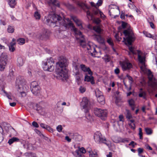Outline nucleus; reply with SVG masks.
<instances>
[{
	"label": "nucleus",
	"mask_w": 157,
	"mask_h": 157,
	"mask_svg": "<svg viewBox=\"0 0 157 157\" xmlns=\"http://www.w3.org/2000/svg\"><path fill=\"white\" fill-rule=\"evenodd\" d=\"M62 19V17L59 15L53 14L52 15H49L47 17H45L44 21L45 23L49 25L50 26L54 27L58 26V25H60L64 26L66 30L67 29L68 26H69L71 28V26L69 25H67V28L64 25L65 23L69 24L70 22L72 23L71 21H70V20L69 18H67L66 20L67 21L69 22V23H67L64 20L62 21V22H61V21Z\"/></svg>",
	"instance_id": "1"
},
{
	"label": "nucleus",
	"mask_w": 157,
	"mask_h": 157,
	"mask_svg": "<svg viewBox=\"0 0 157 157\" xmlns=\"http://www.w3.org/2000/svg\"><path fill=\"white\" fill-rule=\"evenodd\" d=\"M140 69L144 72H147L148 76V87L147 88L149 93H153L157 87V79L154 77L153 75L150 70H147L145 67V65L140 67Z\"/></svg>",
	"instance_id": "2"
},
{
	"label": "nucleus",
	"mask_w": 157,
	"mask_h": 157,
	"mask_svg": "<svg viewBox=\"0 0 157 157\" xmlns=\"http://www.w3.org/2000/svg\"><path fill=\"white\" fill-rule=\"evenodd\" d=\"M123 33L125 37V38H123L124 40L126 41L125 44L129 46H128L129 49L132 54H136L137 53V51L134 50L133 48L130 46L132 44V42L135 39L132 31L130 29H127L124 30Z\"/></svg>",
	"instance_id": "3"
},
{
	"label": "nucleus",
	"mask_w": 157,
	"mask_h": 157,
	"mask_svg": "<svg viewBox=\"0 0 157 157\" xmlns=\"http://www.w3.org/2000/svg\"><path fill=\"white\" fill-rule=\"evenodd\" d=\"M68 25L71 26V30H73L75 34L78 35L81 38H82V40H80L79 42L80 45L83 48H87V44H86L85 43L84 38V36L82 35V33L80 31H78V29L75 27L74 24L71 22L69 24L65 23L64 24V25L67 28Z\"/></svg>",
	"instance_id": "4"
},
{
	"label": "nucleus",
	"mask_w": 157,
	"mask_h": 157,
	"mask_svg": "<svg viewBox=\"0 0 157 157\" xmlns=\"http://www.w3.org/2000/svg\"><path fill=\"white\" fill-rule=\"evenodd\" d=\"M93 30L98 33V34H94L93 35V37L94 39L100 44H103L105 42V40L101 35L102 30L97 25L94 26Z\"/></svg>",
	"instance_id": "5"
},
{
	"label": "nucleus",
	"mask_w": 157,
	"mask_h": 157,
	"mask_svg": "<svg viewBox=\"0 0 157 157\" xmlns=\"http://www.w3.org/2000/svg\"><path fill=\"white\" fill-rule=\"evenodd\" d=\"M81 105L84 109V111L86 113V118L87 119H90L91 117L88 113L89 110L90 108V103L87 98L84 97L83 98Z\"/></svg>",
	"instance_id": "6"
},
{
	"label": "nucleus",
	"mask_w": 157,
	"mask_h": 157,
	"mask_svg": "<svg viewBox=\"0 0 157 157\" xmlns=\"http://www.w3.org/2000/svg\"><path fill=\"white\" fill-rule=\"evenodd\" d=\"M94 113L96 116L103 120H105L107 115V112L106 110L102 109L97 108H94Z\"/></svg>",
	"instance_id": "7"
},
{
	"label": "nucleus",
	"mask_w": 157,
	"mask_h": 157,
	"mask_svg": "<svg viewBox=\"0 0 157 157\" xmlns=\"http://www.w3.org/2000/svg\"><path fill=\"white\" fill-rule=\"evenodd\" d=\"M94 139L95 142L98 143H104L107 146H109V144L105 142L106 141L105 138L103 137L101 134L99 132H96L94 135Z\"/></svg>",
	"instance_id": "8"
},
{
	"label": "nucleus",
	"mask_w": 157,
	"mask_h": 157,
	"mask_svg": "<svg viewBox=\"0 0 157 157\" xmlns=\"http://www.w3.org/2000/svg\"><path fill=\"white\" fill-rule=\"evenodd\" d=\"M57 78L62 81L66 80L68 78L67 71L66 69H61L57 72Z\"/></svg>",
	"instance_id": "9"
},
{
	"label": "nucleus",
	"mask_w": 157,
	"mask_h": 157,
	"mask_svg": "<svg viewBox=\"0 0 157 157\" xmlns=\"http://www.w3.org/2000/svg\"><path fill=\"white\" fill-rule=\"evenodd\" d=\"M56 64L57 67H59L61 69H66V67L68 64L67 60L65 57L60 56L59 58V61Z\"/></svg>",
	"instance_id": "10"
},
{
	"label": "nucleus",
	"mask_w": 157,
	"mask_h": 157,
	"mask_svg": "<svg viewBox=\"0 0 157 157\" xmlns=\"http://www.w3.org/2000/svg\"><path fill=\"white\" fill-rule=\"evenodd\" d=\"M87 49L89 52L90 53L91 55L94 57H96L97 52L95 50V46L92 44L89 43L87 45Z\"/></svg>",
	"instance_id": "11"
},
{
	"label": "nucleus",
	"mask_w": 157,
	"mask_h": 157,
	"mask_svg": "<svg viewBox=\"0 0 157 157\" xmlns=\"http://www.w3.org/2000/svg\"><path fill=\"white\" fill-rule=\"evenodd\" d=\"M138 59L139 62L141 63L143 65H145V56L140 51L137 50Z\"/></svg>",
	"instance_id": "12"
},
{
	"label": "nucleus",
	"mask_w": 157,
	"mask_h": 157,
	"mask_svg": "<svg viewBox=\"0 0 157 157\" xmlns=\"http://www.w3.org/2000/svg\"><path fill=\"white\" fill-rule=\"evenodd\" d=\"M80 68L82 71L85 73L88 72L90 75H92L93 73L89 67H86L85 65L81 64L80 65Z\"/></svg>",
	"instance_id": "13"
},
{
	"label": "nucleus",
	"mask_w": 157,
	"mask_h": 157,
	"mask_svg": "<svg viewBox=\"0 0 157 157\" xmlns=\"http://www.w3.org/2000/svg\"><path fill=\"white\" fill-rule=\"evenodd\" d=\"M122 69L124 71L132 67V65L130 63L124 62L121 63Z\"/></svg>",
	"instance_id": "14"
},
{
	"label": "nucleus",
	"mask_w": 157,
	"mask_h": 157,
	"mask_svg": "<svg viewBox=\"0 0 157 157\" xmlns=\"http://www.w3.org/2000/svg\"><path fill=\"white\" fill-rule=\"evenodd\" d=\"M71 18L75 22L77 26L79 27L80 29H83L82 25V23L80 20L78 19L75 16L71 17Z\"/></svg>",
	"instance_id": "15"
},
{
	"label": "nucleus",
	"mask_w": 157,
	"mask_h": 157,
	"mask_svg": "<svg viewBox=\"0 0 157 157\" xmlns=\"http://www.w3.org/2000/svg\"><path fill=\"white\" fill-rule=\"evenodd\" d=\"M43 65V68L44 71L52 72L54 70V66L53 65V64H50V65Z\"/></svg>",
	"instance_id": "16"
},
{
	"label": "nucleus",
	"mask_w": 157,
	"mask_h": 157,
	"mask_svg": "<svg viewBox=\"0 0 157 157\" xmlns=\"http://www.w3.org/2000/svg\"><path fill=\"white\" fill-rule=\"evenodd\" d=\"M84 81L88 82H90L92 84H94L95 83L94 80V77L92 75H90V76H89L86 75L85 77Z\"/></svg>",
	"instance_id": "17"
},
{
	"label": "nucleus",
	"mask_w": 157,
	"mask_h": 157,
	"mask_svg": "<svg viewBox=\"0 0 157 157\" xmlns=\"http://www.w3.org/2000/svg\"><path fill=\"white\" fill-rule=\"evenodd\" d=\"M40 87L39 86H36L33 88H31V91L35 95H38L40 93Z\"/></svg>",
	"instance_id": "18"
},
{
	"label": "nucleus",
	"mask_w": 157,
	"mask_h": 157,
	"mask_svg": "<svg viewBox=\"0 0 157 157\" xmlns=\"http://www.w3.org/2000/svg\"><path fill=\"white\" fill-rule=\"evenodd\" d=\"M7 60V55L5 53H2L0 56V62L6 63Z\"/></svg>",
	"instance_id": "19"
},
{
	"label": "nucleus",
	"mask_w": 157,
	"mask_h": 157,
	"mask_svg": "<svg viewBox=\"0 0 157 157\" xmlns=\"http://www.w3.org/2000/svg\"><path fill=\"white\" fill-rule=\"evenodd\" d=\"M8 4L12 8H15L17 4L16 0H7Z\"/></svg>",
	"instance_id": "20"
},
{
	"label": "nucleus",
	"mask_w": 157,
	"mask_h": 157,
	"mask_svg": "<svg viewBox=\"0 0 157 157\" xmlns=\"http://www.w3.org/2000/svg\"><path fill=\"white\" fill-rule=\"evenodd\" d=\"M25 60L21 57H18L17 59V64L19 67H21L23 65L24 63Z\"/></svg>",
	"instance_id": "21"
},
{
	"label": "nucleus",
	"mask_w": 157,
	"mask_h": 157,
	"mask_svg": "<svg viewBox=\"0 0 157 157\" xmlns=\"http://www.w3.org/2000/svg\"><path fill=\"white\" fill-rule=\"evenodd\" d=\"M49 34V31L47 29H44L43 30V33L41 35V36L42 38H46L48 37Z\"/></svg>",
	"instance_id": "22"
},
{
	"label": "nucleus",
	"mask_w": 157,
	"mask_h": 157,
	"mask_svg": "<svg viewBox=\"0 0 157 157\" xmlns=\"http://www.w3.org/2000/svg\"><path fill=\"white\" fill-rule=\"evenodd\" d=\"M54 63V60L51 57L47 59L46 62L44 63L43 65H50V64H53Z\"/></svg>",
	"instance_id": "23"
},
{
	"label": "nucleus",
	"mask_w": 157,
	"mask_h": 157,
	"mask_svg": "<svg viewBox=\"0 0 157 157\" xmlns=\"http://www.w3.org/2000/svg\"><path fill=\"white\" fill-rule=\"evenodd\" d=\"M19 139L18 138L16 137H13L10 139L8 141V143L10 145L14 142H19Z\"/></svg>",
	"instance_id": "24"
},
{
	"label": "nucleus",
	"mask_w": 157,
	"mask_h": 157,
	"mask_svg": "<svg viewBox=\"0 0 157 157\" xmlns=\"http://www.w3.org/2000/svg\"><path fill=\"white\" fill-rule=\"evenodd\" d=\"M139 96L140 98H143L144 99H146V94L145 91H139Z\"/></svg>",
	"instance_id": "25"
},
{
	"label": "nucleus",
	"mask_w": 157,
	"mask_h": 157,
	"mask_svg": "<svg viewBox=\"0 0 157 157\" xmlns=\"http://www.w3.org/2000/svg\"><path fill=\"white\" fill-rule=\"evenodd\" d=\"M97 100L99 103L103 104L105 103V98L103 95L97 98Z\"/></svg>",
	"instance_id": "26"
},
{
	"label": "nucleus",
	"mask_w": 157,
	"mask_h": 157,
	"mask_svg": "<svg viewBox=\"0 0 157 157\" xmlns=\"http://www.w3.org/2000/svg\"><path fill=\"white\" fill-rule=\"evenodd\" d=\"M152 20H154L153 17L151 16V18L147 19V21L149 23L152 29H154L155 28L154 25L152 22L151 21H152Z\"/></svg>",
	"instance_id": "27"
},
{
	"label": "nucleus",
	"mask_w": 157,
	"mask_h": 157,
	"mask_svg": "<svg viewBox=\"0 0 157 157\" xmlns=\"http://www.w3.org/2000/svg\"><path fill=\"white\" fill-rule=\"evenodd\" d=\"M73 66L75 70L78 69V67L79 66V64L77 61L73 62L72 63Z\"/></svg>",
	"instance_id": "28"
},
{
	"label": "nucleus",
	"mask_w": 157,
	"mask_h": 157,
	"mask_svg": "<svg viewBox=\"0 0 157 157\" xmlns=\"http://www.w3.org/2000/svg\"><path fill=\"white\" fill-rule=\"evenodd\" d=\"M75 77V79L76 82L79 85L80 82L81 78L82 77V75H80Z\"/></svg>",
	"instance_id": "29"
},
{
	"label": "nucleus",
	"mask_w": 157,
	"mask_h": 157,
	"mask_svg": "<svg viewBox=\"0 0 157 157\" xmlns=\"http://www.w3.org/2000/svg\"><path fill=\"white\" fill-rule=\"evenodd\" d=\"M6 64V63L0 62V70L1 71H4Z\"/></svg>",
	"instance_id": "30"
},
{
	"label": "nucleus",
	"mask_w": 157,
	"mask_h": 157,
	"mask_svg": "<svg viewBox=\"0 0 157 157\" xmlns=\"http://www.w3.org/2000/svg\"><path fill=\"white\" fill-rule=\"evenodd\" d=\"M50 1L54 5L59 7V4L57 0H50Z\"/></svg>",
	"instance_id": "31"
},
{
	"label": "nucleus",
	"mask_w": 157,
	"mask_h": 157,
	"mask_svg": "<svg viewBox=\"0 0 157 157\" xmlns=\"http://www.w3.org/2000/svg\"><path fill=\"white\" fill-rule=\"evenodd\" d=\"M17 42L19 44L22 45L25 44V40L24 38H20L17 39Z\"/></svg>",
	"instance_id": "32"
},
{
	"label": "nucleus",
	"mask_w": 157,
	"mask_h": 157,
	"mask_svg": "<svg viewBox=\"0 0 157 157\" xmlns=\"http://www.w3.org/2000/svg\"><path fill=\"white\" fill-rule=\"evenodd\" d=\"M95 93L96 96L97 98L103 95L102 93L98 89H96L95 91Z\"/></svg>",
	"instance_id": "33"
},
{
	"label": "nucleus",
	"mask_w": 157,
	"mask_h": 157,
	"mask_svg": "<svg viewBox=\"0 0 157 157\" xmlns=\"http://www.w3.org/2000/svg\"><path fill=\"white\" fill-rule=\"evenodd\" d=\"M7 30L9 33H13L14 30V28L13 26L9 25L8 26Z\"/></svg>",
	"instance_id": "34"
},
{
	"label": "nucleus",
	"mask_w": 157,
	"mask_h": 157,
	"mask_svg": "<svg viewBox=\"0 0 157 157\" xmlns=\"http://www.w3.org/2000/svg\"><path fill=\"white\" fill-rule=\"evenodd\" d=\"M25 155L27 157H36V155L35 153L32 152L26 153H25Z\"/></svg>",
	"instance_id": "35"
},
{
	"label": "nucleus",
	"mask_w": 157,
	"mask_h": 157,
	"mask_svg": "<svg viewBox=\"0 0 157 157\" xmlns=\"http://www.w3.org/2000/svg\"><path fill=\"white\" fill-rule=\"evenodd\" d=\"M34 16L37 20H39L40 17V15L38 11H36L34 13Z\"/></svg>",
	"instance_id": "36"
},
{
	"label": "nucleus",
	"mask_w": 157,
	"mask_h": 157,
	"mask_svg": "<svg viewBox=\"0 0 157 157\" xmlns=\"http://www.w3.org/2000/svg\"><path fill=\"white\" fill-rule=\"evenodd\" d=\"M38 86H39L37 82L36 81H34L32 82L31 83L30 88H31Z\"/></svg>",
	"instance_id": "37"
},
{
	"label": "nucleus",
	"mask_w": 157,
	"mask_h": 157,
	"mask_svg": "<svg viewBox=\"0 0 157 157\" xmlns=\"http://www.w3.org/2000/svg\"><path fill=\"white\" fill-rule=\"evenodd\" d=\"M127 114L126 115V117L128 119H130L132 118V116L130 113L129 110H127Z\"/></svg>",
	"instance_id": "38"
},
{
	"label": "nucleus",
	"mask_w": 157,
	"mask_h": 157,
	"mask_svg": "<svg viewBox=\"0 0 157 157\" xmlns=\"http://www.w3.org/2000/svg\"><path fill=\"white\" fill-rule=\"evenodd\" d=\"M145 131L146 134L147 135H151L152 133V130L149 128H145Z\"/></svg>",
	"instance_id": "39"
},
{
	"label": "nucleus",
	"mask_w": 157,
	"mask_h": 157,
	"mask_svg": "<svg viewBox=\"0 0 157 157\" xmlns=\"http://www.w3.org/2000/svg\"><path fill=\"white\" fill-rule=\"evenodd\" d=\"M89 153L90 157H97V153H92V152L91 151L89 150L88 151Z\"/></svg>",
	"instance_id": "40"
},
{
	"label": "nucleus",
	"mask_w": 157,
	"mask_h": 157,
	"mask_svg": "<svg viewBox=\"0 0 157 157\" xmlns=\"http://www.w3.org/2000/svg\"><path fill=\"white\" fill-rule=\"evenodd\" d=\"M76 151H79L80 153H82L83 154V153H85L86 152V151L85 149H84V147H81L80 148L79 151L76 150L75 151V153H76Z\"/></svg>",
	"instance_id": "41"
},
{
	"label": "nucleus",
	"mask_w": 157,
	"mask_h": 157,
	"mask_svg": "<svg viewBox=\"0 0 157 157\" xmlns=\"http://www.w3.org/2000/svg\"><path fill=\"white\" fill-rule=\"evenodd\" d=\"M139 135L140 136V139H143V132L142 131V129L141 128H139Z\"/></svg>",
	"instance_id": "42"
},
{
	"label": "nucleus",
	"mask_w": 157,
	"mask_h": 157,
	"mask_svg": "<svg viewBox=\"0 0 157 157\" xmlns=\"http://www.w3.org/2000/svg\"><path fill=\"white\" fill-rule=\"evenodd\" d=\"M76 157H85L82 153H80L79 151H76Z\"/></svg>",
	"instance_id": "43"
},
{
	"label": "nucleus",
	"mask_w": 157,
	"mask_h": 157,
	"mask_svg": "<svg viewBox=\"0 0 157 157\" xmlns=\"http://www.w3.org/2000/svg\"><path fill=\"white\" fill-rule=\"evenodd\" d=\"M107 43L112 46H113L114 45L113 41L111 38H109L107 40Z\"/></svg>",
	"instance_id": "44"
},
{
	"label": "nucleus",
	"mask_w": 157,
	"mask_h": 157,
	"mask_svg": "<svg viewBox=\"0 0 157 157\" xmlns=\"http://www.w3.org/2000/svg\"><path fill=\"white\" fill-rule=\"evenodd\" d=\"M74 138L76 140H79L81 139V136L79 135H78L77 134H75L74 135Z\"/></svg>",
	"instance_id": "45"
},
{
	"label": "nucleus",
	"mask_w": 157,
	"mask_h": 157,
	"mask_svg": "<svg viewBox=\"0 0 157 157\" xmlns=\"http://www.w3.org/2000/svg\"><path fill=\"white\" fill-rule=\"evenodd\" d=\"M128 103L130 106H133L134 105V101L131 99L128 101Z\"/></svg>",
	"instance_id": "46"
},
{
	"label": "nucleus",
	"mask_w": 157,
	"mask_h": 157,
	"mask_svg": "<svg viewBox=\"0 0 157 157\" xmlns=\"http://www.w3.org/2000/svg\"><path fill=\"white\" fill-rule=\"evenodd\" d=\"M21 88V87H20L19 88L18 90V92L22 95V97L25 96L26 95V94L25 92L23 91H20V89Z\"/></svg>",
	"instance_id": "47"
},
{
	"label": "nucleus",
	"mask_w": 157,
	"mask_h": 157,
	"mask_svg": "<svg viewBox=\"0 0 157 157\" xmlns=\"http://www.w3.org/2000/svg\"><path fill=\"white\" fill-rule=\"evenodd\" d=\"M63 128L61 125H58L56 127L57 131L59 132H61Z\"/></svg>",
	"instance_id": "48"
},
{
	"label": "nucleus",
	"mask_w": 157,
	"mask_h": 157,
	"mask_svg": "<svg viewBox=\"0 0 157 157\" xmlns=\"http://www.w3.org/2000/svg\"><path fill=\"white\" fill-rule=\"evenodd\" d=\"M128 125L132 129L134 130L135 129V123L132 124L129 123Z\"/></svg>",
	"instance_id": "49"
},
{
	"label": "nucleus",
	"mask_w": 157,
	"mask_h": 157,
	"mask_svg": "<svg viewBox=\"0 0 157 157\" xmlns=\"http://www.w3.org/2000/svg\"><path fill=\"white\" fill-rule=\"evenodd\" d=\"M128 25V24L127 23L124 21L122 22L121 26L122 28L124 29Z\"/></svg>",
	"instance_id": "50"
},
{
	"label": "nucleus",
	"mask_w": 157,
	"mask_h": 157,
	"mask_svg": "<svg viewBox=\"0 0 157 157\" xmlns=\"http://www.w3.org/2000/svg\"><path fill=\"white\" fill-rule=\"evenodd\" d=\"M103 0H98V2L96 3V6L98 7L101 5L103 3Z\"/></svg>",
	"instance_id": "51"
},
{
	"label": "nucleus",
	"mask_w": 157,
	"mask_h": 157,
	"mask_svg": "<svg viewBox=\"0 0 157 157\" xmlns=\"http://www.w3.org/2000/svg\"><path fill=\"white\" fill-rule=\"evenodd\" d=\"M144 33L146 37L149 38H151L152 37V35L150 33L146 32H144Z\"/></svg>",
	"instance_id": "52"
},
{
	"label": "nucleus",
	"mask_w": 157,
	"mask_h": 157,
	"mask_svg": "<svg viewBox=\"0 0 157 157\" xmlns=\"http://www.w3.org/2000/svg\"><path fill=\"white\" fill-rule=\"evenodd\" d=\"M46 129L50 132H53V129L51 128L49 125H48L46 127Z\"/></svg>",
	"instance_id": "53"
},
{
	"label": "nucleus",
	"mask_w": 157,
	"mask_h": 157,
	"mask_svg": "<svg viewBox=\"0 0 157 157\" xmlns=\"http://www.w3.org/2000/svg\"><path fill=\"white\" fill-rule=\"evenodd\" d=\"M16 44V40L13 38L12 39V42H10V45L14 46Z\"/></svg>",
	"instance_id": "54"
},
{
	"label": "nucleus",
	"mask_w": 157,
	"mask_h": 157,
	"mask_svg": "<svg viewBox=\"0 0 157 157\" xmlns=\"http://www.w3.org/2000/svg\"><path fill=\"white\" fill-rule=\"evenodd\" d=\"M9 47L10 51L11 52H13L15 50V48L13 46L9 45Z\"/></svg>",
	"instance_id": "55"
},
{
	"label": "nucleus",
	"mask_w": 157,
	"mask_h": 157,
	"mask_svg": "<svg viewBox=\"0 0 157 157\" xmlns=\"http://www.w3.org/2000/svg\"><path fill=\"white\" fill-rule=\"evenodd\" d=\"M76 71L74 72V76H78L79 75H81L79 72V71L78 70V69L77 70H75Z\"/></svg>",
	"instance_id": "56"
},
{
	"label": "nucleus",
	"mask_w": 157,
	"mask_h": 157,
	"mask_svg": "<svg viewBox=\"0 0 157 157\" xmlns=\"http://www.w3.org/2000/svg\"><path fill=\"white\" fill-rule=\"evenodd\" d=\"M136 144L134 141H132L128 144L129 146H132V147L134 148L135 145Z\"/></svg>",
	"instance_id": "57"
},
{
	"label": "nucleus",
	"mask_w": 157,
	"mask_h": 157,
	"mask_svg": "<svg viewBox=\"0 0 157 157\" xmlns=\"http://www.w3.org/2000/svg\"><path fill=\"white\" fill-rule=\"evenodd\" d=\"M32 125L34 127L36 128H38L39 127V125L37 123L35 122V121H33L32 122Z\"/></svg>",
	"instance_id": "58"
},
{
	"label": "nucleus",
	"mask_w": 157,
	"mask_h": 157,
	"mask_svg": "<svg viewBox=\"0 0 157 157\" xmlns=\"http://www.w3.org/2000/svg\"><path fill=\"white\" fill-rule=\"evenodd\" d=\"M137 151L138 153V155H140V154L142 153L143 151V149L141 148H139L138 149Z\"/></svg>",
	"instance_id": "59"
},
{
	"label": "nucleus",
	"mask_w": 157,
	"mask_h": 157,
	"mask_svg": "<svg viewBox=\"0 0 157 157\" xmlns=\"http://www.w3.org/2000/svg\"><path fill=\"white\" fill-rule=\"evenodd\" d=\"M86 90L85 88L83 87L80 86L79 88V91L83 93L85 92Z\"/></svg>",
	"instance_id": "60"
},
{
	"label": "nucleus",
	"mask_w": 157,
	"mask_h": 157,
	"mask_svg": "<svg viewBox=\"0 0 157 157\" xmlns=\"http://www.w3.org/2000/svg\"><path fill=\"white\" fill-rule=\"evenodd\" d=\"M40 126L43 128L46 129V127H47L48 125L46 124H45L41 123L40 124Z\"/></svg>",
	"instance_id": "61"
},
{
	"label": "nucleus",
	"mask_w": 157,
	"mask_h": 157,
	"mask_svg": "<svg viewBox=\"0 0 157 157\" xmlns=\"http://www.w3.org/2000/svg\"><path fill=\"white\" fill-rule=\"evenodd\" d=\"M94 21L96 23L98 24L100 23L101 20L99 18H97L95 19Z\"/></svg>",
	"instance_id": "62"
},
{
	"label": "nucleus",
	"mask_w": 157,
	"mask_h": 157,
	"mask_svg": "<svg viewBox=\"0 0 157 157\" xmlns=\"http://www.w3.org/2000/svg\"><path fill=\"white\" fill-rule=\"evenodd\" d=\"M126 76L128 77V80L131 81V83H132V82H133L132 78L128 74Z\"/></svg>",
	"instance_id": "63"
},
{
	"label": "nucleus",
	"mask_w": 157,
	"mask_h": 157,
	"mask_svg": "<svg viewBox=\"0 0 157 157\" xmlns=\"http://www.w3.org/2000/svg\"><path fill=\"white\" fill-rule=\"evenodd\" d=\"M35 131L36 132L39 136H41V135L43 136L42 133L39 130L37 129L35 130Z\"/></svg>",
	"instance_id": "64"
}]
</instances>
